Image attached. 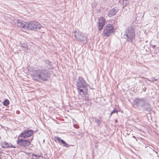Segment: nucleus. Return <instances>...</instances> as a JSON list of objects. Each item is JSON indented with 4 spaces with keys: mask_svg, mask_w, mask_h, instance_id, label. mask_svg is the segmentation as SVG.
Returning a JSON list of instances; mask_svg holds the SVG:
<instances>
[{
    "mask_svg": "<svg viewBox=\"0 0 159 159\" xmlns=\"http://www.w3.org/2000/svg\"><path fill=\"white\" fill-rule=\"evenodd\" d=\"M32 77L34 80L41 82L46 80L47 76L44 70H38L33 72Z\"/></svg>",
    "mask_w": 159,
    "mask_h": 159,
    "instance_id": "1",
    "label": "nucleus"
},
{
    "mask_svg": "<svg viewBox=\"0 0 159 159\" xmlns=\"http://www.w3.org/2000/svg\"><path fill=\"white\" fill-rule=\"evenodd\" d=\"M134 103L137 106L142 108L144 110H150V106L149 104L146 102L143 98H136L134 100Z\"/></svg>",
    "mask_w": 159,
    "mask_h": 159,
    "instance_id": "2",
    "label": "nucleus"
},
{
    "mask_svg": "<svg viewBox=\"0 0 159 159\" xmlns=\"http://www.w3.org/2000/svg\"><path fill=\"white\" fill-rule=\"evenodd\" d=\"M87 84L82 78L80 77V95L83 97L85 100H87V95L88 89L87 87Z\"/></svg>",
    "mask_w": 159,
    "mask_h": 159,
    "instance_id": "3",
    "label": "nucleus"
},
{
    "mask_svg": "<svg viewBox=\"0 0 159 159\" xmlns=\"http://www.w3.org/2000/svg\"><path fill=\"white\" fill-rule=\"evenodd\" d=\"M124 34V38L126 41L129 42H132L135 37V32L134 29L132 27L128 28L125 30Z\"/></svg>",
    "mask_w": 159,
    "mask_h": 159,
    "instance_id": "4",
    "label": "nucleus"
},
{
    "mask_svg": "<svg viewBox=\"0 0 159 159\" xmlns=\"http://www.w3.org/2000/svg\"><path fill=\"white\" fill-rule=\"evenodd\" d=\"M114 31V27L111 24H108L104 28L103 34L106 36H109Z\"/></svg>",
    "mask_w": 159,
    "mask_h": 159,
    "instance_id": "5",
    "label": "nucleus"
},
{
    "mask_svg": "<svg viewBox=\"0 0 159 159\" xmlns=\"http://www.w3.org/2000/svg\"><path fill=\"white\" fill-rule=\"evenodd\" d=\"M41 27V25L38 22L33 21L29 22V29L34 31L39 30Z\"/></svg>",
    "mask_w": 159,
    "mask_h": 159,
    "instance_id": "6",
    "label": "nucleus"
},
{
    "mask_svg": "<svg viewBox=\"0 0 159 159\" xmlns=\"http://www.w3.org/2000/svg\"><path fill=\"white\" fill-rule=\"evenodd\" d=\"M20 27L25 29H29V22H24L20 20H17V25Z\"/></svg>",
    "mask_w": 159,
    "mask_h": 159,
    "instance_id": "7",
    "label": "nucleus"
},
{
    "mask_svg": "<svg viewBox=\"0 0 159 159\" xmlns=\"http://www.w3.org/2000/svg\"><path fill=\"white\" fill-rule=\"evenodd\" d=\"M17 143L20 146L22 147H26L29 146L30 142L29 140L20 139L18 140Z\"/></svg>",
    "mask_w": 159,
    "mask_h": 159,
    "instance_id": "8",
    "label": "nucleus"
},
{
    "mask_svg": "<svg viewBox=\"0 0 159 159\" xmlns=\"http://www.w3.org/2000/svg\"><path fill=\"white\" fill-rule=\"evenodd\" d=\"M33 134L32 130H26L21 133L19 136L21 138H26L30 136Z\"/></svg>",
    "mask_w": 159,
    "mask_h": 159,
    "instance_id": "9",
    "label": "nucleus"
},
{
    "mask_svg": "<svg viewBox=\"0 0 159 159\" xmlns=\"http://www.w3.org/2000/svg\"><path fill=\"white\" fill-rule=\"evenodd\" d=\"M105 20L104 18L101 17L98 19V30L100 31L101 30L103 26L104 25Z\"/></svg>",
    "mask_w": 159,
    "mask_h": 159,
    "instance_id": "10",
    "label": "nucleus"
},
{
    "mask_svg": "<svg viewBox=\"0 0 159 159\" xmlns=\"http://www.w3.org/2000/svg\"><path fill=\"white\" fill-rule=\"evenodd\" d=\"M118 10V9L117 7H115L111 10H109L108 12V16L111 17L115 15Z\"/></svg>",
    "mask_w": 159,
    "mask_h": 159,
    "instance_id": "11",
    "label": "nucleus"
},
{
    "mask_svg": "<svg viewBox=\"0 0 159 159\" xmlns=\"http://www.w3.org/2000/svg\"><path fill=\"white\" fill-rule=\"evenodd\" d=\"M2 148H8L13 147L14 148V147L12 146V145L11 144H9L7 143L6 142H3L2 143Z\"/></svg>",
    "mask_w": 159,
    "mask_h": 159,
    "instance_id": "12",
    "label": "nucleus"
},
{
    "mask_svg": "<svg viewBox=\"0 0 159 159\" xmlns=\"http://www.w3.org/2000/svg\"><path fill=\"white\" fill-rule=\"evenodd\" d=\"M81 42L83 44L87 42V38L85 36L80 35V42Z\"/></svg>",
    "mask_w": 159,
    "mask_h": 159,
    "instance_id": "13",
    "label": "nucleus"
},
{
    "mask_svg": "<svg viewBox=\"0 0 159 159\" xmlns=\"http://www.w3.org/2000/svg\"><path fill=\"white\" fill-rule=\"evenodd\" d=\"M55 141H58L59 143L60 142L62 144L65 143V142L63 140L61 139L60 138L58 137H55Z\"/></svg>",
    "mask_w": 159,
    "mask_h": 159,
    "instance_id": "14",
    "label": "nucleus"
},
{
    "mask_svg": "<svg viewBox=\"0 0 159 159\" xmlns=\"http://www.w3.org/2000/svg\"><path fill=\"white\" fill-rule=\"evenodd\" d=\"M151 79H149L148 78H146V80L150 81L151 82H153L154 81L157 80L158 79L155 78L154 77L151 78Z\"/></svg>",
    "mask_w": 159,
    "mask_h": 159,
    "instance_id": "15",
    "label": "nucleus"
},
{
    "mask_svg": "<svg viewBox=\"0 0 159 159\" xmlns=\"http://www.w3.org/2000/svg\"><path fill=\"white\" fill-rule=\"evenodd\" d=\"M123 4L125 6H126L129 4V1L128 0H123Z\"/></svg>",
    "mask_w": 159,
    "mask_h": 159,
    "instance_id": "16",
    "label": "nucleus"
},
{
    "mask_svg": "<svg viewBox=\"0 0 159 159\" xmlns=\"http://www.w3.org/2000/svg\"><path fill=\"white\" fill-rule=\"evenodd\" d=\"M9 101L7 99H6L3 102V105L4 106H7L9 104Z\"/></svg>",
    "mask_w": 159,
    "mask_h": 159,
    "instance_id": "17",
    "label": "nucleus"
},
{
    "mask_svg": "<svg viewBox=\"0 0 159 159\" xmlns=\"http://www.w3.org/2000/svg\"><path fill=\"white\" fill-rule=\"evenodd\" d=\"M20 46L22 48H26L27 49L28 48V46L25 44H21Z\"/></svg>",
    "mask_w": 159,
    "mask_h": 159,
    "instance_id": "18",
    "label": "nucleus"
},
{
    "mask_svg": "<svg viewBox=\"0 0 159 159\" xmlns=\"http://www.w3.org/2000/svg\"><path fill=\"white\" fill-rule=\"evenodd\" d=\"M117 112H118V111L117 110L114 109L111 112V114L110 115V116H111L112 114H113L114 113H117Z\"/></svg>",
    "mask_w": 159,
    "mask_h": 159,
    "instance_id": "19",
    "label": "nucleus"
},
{
    "mask_svg": "<svg viewBox=\"0 0 159 159\" xmlns=\"http://www.w3.org/2000/svg\"><path fill=\"white\" fill-rule=\"evenodd\" d=\"M38 155H36L34 154H33L32 155V159H36V158L37 157Z\"/></svg>",
    "mask_w": 159,
    "mask_h": 159,
    "instance_id": "20",
    "label": "nucleus"
},
{
    "mask_svg": "<svg viewBox=\"0 0 159 159\" xmlns=\"http://www.w3.org/2000/svg\"><path fill=\"white\" fill-rule=\"evenodd\" d=\"M36 159H43V157L41 156H38Z\"/></svg>",
    "mask_w": 159,
    "mask_h": 159,
    "instance_id": "21",
    "label": "nucleus"
},
{
    "mask_svg": "<svg viewBox=\"0 0 159 159\" xmlns=\"http://www.w3.org/2000/svg\"><path fill=\"white\" fill-rule=\"evenodd\" d=\"M80 84L79 83H78L77 84V89L78 90V91L79 92V90L80 89Z\"/></svg>",
    "mask_w": 159,
    "mask_h": 159,
    "instance_id": "22",
    "label": "nucleus"
},
{
    "mask_svg": "<svg viewBox=\"0 0 159 159\" xmlns=\"http://www.w3.org/2000/svg\"><path fill=\"white\" fill-rule=\"evenodd\" d=\"M63 146H66V147H69L68 144L66 143V142H65V143L63 144Z\"/></svg>",
    "mask_w": 159,
    "mask_h": 159,
    "instance_id": "23",
    "label": "nucleus"
},
{
    "mask_svg": "<svg viewBox=\"0 0 159 159\" xmlns=\"http://www.w3.org/2000/svg\"><path fill=\"white\" fill-rule=\"evenodd\" d=\"M155 45H153V46H152V48H155Z\"/></svg>",
    "mask_w": 159,
    "mask_h": 159,
    "instance_id": "24",
    "label": "nucleus"
},
{
    "mask_svg": "<svg viewBox=\"0 0 159 159\" xmlns=\"http://www.w3.org/2000/svg\"><path fill=\"white\" fill-rule=\"evenodd\" d=\"M133 138H135V136H133Z\"/></svg>",
    "mask_w": 159,
    "mask_h": 159,
    "instance_id": "25",
    "label": "nucleus"
}]
</instances>
